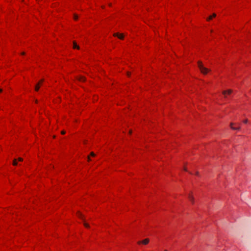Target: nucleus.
<instances>
[{
  "instance_id": "nucleus-11",
  "label": "nucleus",
  "mask_w": 251,
  "mask_h": 251,
  "mask_svg": "<svg viewBox=\"0 0 251 251\" xmlns=\"http://www.w3.org/2000/svg\"><path fill=\"white\" fill-rule=\"evenodd\" d=\"M18 164V163H17V161L16 159H14L13 161V165L14 166H16Z\"/></svg>"
},
{
  "instance_id": "nucleus-5",
  "label": "nucleus",
  "mask_w": 251,
  "mask_h": 251,
  "mask_svg": "<svg viewBox=\"0 0 251 251\" xmlns=\"http://www.w3.org/2000/svg\"><path fill=\"white\" fill-rule=\"evenodd\" d=\"M113 36L118 37L120 39H124V35L123 34H118L117 33H115L113 34Z\"/></svg>"
},
{
  "instance_id": "nucleus-10",
  "label": "nucleus",
  "mask_w": 251,
  "mask_h": 251,
  "mask_svg": "<svg viewBox=\"0 0 251 251\" xmlns=\"http://www.w3.org/2000/svg\"><path fill=\"white\" fill-rule=\"evenodd\" d=\"M78 80L81 81H85V77H84L83 76H81V77H79Z\"/></svg>"
},
{
  "instance_id": "nucleus-25",
  "label": "nucleus",
  "mask_w": 251,
  "mask_h": 251,
  "mask_svg": "<svg viewBox=\"0 0 251 251\" xmlns=\"http://www.w3.org/2000/svg\"><path fill=\"white\" fill-rule=\"evenodd\" d=\"M198 174H199V173H198V172H197L196 173V175H198Z\"/></svg>"
},
{
  "instance_id": "nucleus-1",
  "label": "nucleus",
  "mask_w": 251,
  "mask_h": 251,
  "mask_svg": "<svg viewBox=\"0 0 251 251\" xmlns=\"http://www.w3.org/2000/svg\"><path fill=\"white\" fill-rule=\"evenodd\" d=\"M198 65L201 72L203 75H206L210 70L203 66L201 61H199L198 62Z\"/></svg>"
},
{
  "instance_id": "nucleus-29",
  "label": "nucleus",
  "mask_w": 251,
  "mask_h": 251,
  "mask_svg": "<svg viewBox=\"0 0 251 251\" xmlns=\"http://www.w3.org/2000/svg\"><path fill=\"white\" fill-rule=\"evenodd\" d=\"M109 6H111V3H109Z\"/></svg>"
},
{
  "instance_id": "nucleus-14",
  "label": "nucleus",
  "mask_w": 251,
  "mask_h": 251,
  "mask_svg": "<svg viewBox=\"0 0 251 251\" xmlns=\"http://www.w3.org/2000/svg\"><path fill=\"white\" fill-rule=\"evenodd\" d=\"M74 19H75V20H77V19H78V16H77V15H76L75 14V15H74Z\"/></svg>"
},
{
  "instance_id": "nucleus-9",
  "label": "nucleus",
  "mask_w": 251,
  "mask_h": 251,
  "mask_svg": "<svg viewBox=\"0 0 251 251\" xmlns=\"http://www.w3.org/2000/svg\"><path fill=\"white\" fill-rule=\"evenodd\" d=\"M40 88V85H39V83H38L36 86H35V89L36 91H38L39 90Z\"/></svg>"
},
{
  "instance_id": "nucleus-18",
  "label": "nucleus",
  "mask_w": 251,
  "mask_h": 251,
  "mask_svg": "<svg viewBox=\"0 0 251 251\" xmlns=\"http://www.w3.org/2000/svg\"><path fill=\"white\" fill-rule=\"evenodd\" d=\"M65 133V131L64 130H63L61 131V134H64Z\"/></svg>"
},
{
  "instance_id": "nucleus-12",
  "label": "nucleus",
  "mask_w": 251,
  "mask_h": 251,
  "mask_svg": "<svg viewBox=\"0 0 251 251\" xmlns=\"http://www.w3.org/2000/svg\"><path fill=\"white\" fill-rule=\"evenodd\" d=\"M77 215L80 218H81L83 219V215L81 213H80V212H78L77 213Z\"/></svg>"
},
{
  "instance_id": "nucleus-2",
  "label": "nucleus",
  "mask_w": 251,
  "mask_h": 251,
  "mask_svg": "<svg viewBox=\"0 0 251 251\" xmlns=\"http://www.w3.org/2000/svg\"><path fill=\"white\" fill-rule=\"evenodd\" d=\"M237 124H235V123H231L230 124V128L233 129V130H240L241 129V127L240 126V124H238V126H234L235 125H236Z\"/></svg>"
},
{
  "instance_id": "nucleus-30",
  "label": "nucleus",
  "mask_w": 251,
  "mask_h": 251,
  "mask_svg": "<svg viewBox=\"0 0 251 251\" xmlns=\"http://www.w3.org/2000/svg\"><path fill=\"white\" fill-rule=\"evenodd\" d=\"M164 251H168L167 250H165Z\"/></svg>"
},
{
  "instance_id": "nucleus-15",
  "label": "nucleus",
  "mask_w": 251,
  "mask_h": 251,
  "mask_svg": "<svg viewBox=\"0 0 251 251\" xmlns=\"http://www.w3.org/2000/svg\"><path fill=\"white\" fill-rule=\"evenodd\" d=\"M90 155L92 156H95L96 155L93 152H91L90 153Z\"/></svg>"
},
{
  "instance_id": "nucleus-26",
  "label": "nucleus",
  "mask_w": 251,
  "mask_h": 251,
  "mask_svg": "<svg viewBox=\"0 0 251 251\" xmlns=\"http://www.w3.org/2000/svg\"><path fill=\"white\" fill-rule=\"evenodd\" d=\"M2 91V90L0 89V93H1Z\"/></svg>"
},
{
  "instance_id": "nucleus-8",
  "label": "nucleus",
  "mask_w": 251,
  "mask_h": 251,
  "mask_svg": "<svg viewBox=\"0 0 251 251\" xmlns=\"http://www.w3.org/2000/svg\"><path fill=\"white\" fill-rule=\"evenodd\" d=\"M216 16V14L213 13L211 16H210L209 17L207 18V21H209L211 20L213 18L215 17Z\"/></svg>"
},
{
  "instance_id": "nucleus-17",
  "label": "nucleus",
  "mask_w": 251,
  "mask_h": 251,
  "mask_svg": "<svg viewBox=\"0 0 251 251\" xmlns=\"http://www.w3.org/2000/svg\"><path fill=\"white\" fill-rule=\"evenodd\" d=\"M18 160L19 161H22L23 160V158H21V157H19Z\"/></svg>"
},
{
  "instance_id": "nucleus-20",
  "label": "nucleus",
  "mask_w": 251,
  "mask_h": 251,
  "mask_svg": "<svg viewBox=\"0 0 251 251\" xmlns=\"http://www.w3.org/2000/svg\"><path fill=\"white\" fill-rule=\"evenodd\" d=\"M43 81H44V80H43V79L41 80H40V82H39V84H40V83H41Z\"/></svg>"
},
{
  "instance_id": "nucleus-22",
  "label": "nucleus",
  "mask_w": 251,
  "mask_h": 251,
  "mask_svg": "<svg viewBox=\"0 0 251 251\" xmlns=\"http://www.w3.org/2000/svg\"><path fill=\"white\" fill-rule=\"evenodd\" d=\"M43 81H44V80H43V79L41 80H40V82H39V84H40V83H41Z\"/></svg>"
},
{
  "instance_id": "nucleus-13",
  "label": "nucleus",
  "mask_w": 251,
  "mask_h": 251,
  "mask_svg": "<svg viewBox=\"0 0 251 251\" xmlns=\"http://www.w3.org/2000/svg\"><path fill=\"white\" fill-rule=\"evenodd\" d=\"M84 225L86 227H89V226L88 225V224L86 223H84Z\"/></svg>"
},
{
  "instance_id": "nucleus-6",
  "label": "nucleus",
  "mask_w": 251,
  "mask_h": 251,
  "mask_svg": "<svg viewBox=\"0 0 251 251\" xmlns=\"http://www.w3.org/2000/svg\"><path fill=\"white\" fill-rule=\"evenodd\" d=\"M188 198H189V200L191 201V202L192 203H194V197L191 194L189 195Z\"/></svg>"
},
{
  "instance_id": "nucleus-19",
  "label": "nucleus",
  "mask_w": 251,
  "mask_h": 251,
  "mask_svg": "<svg viewBox=\"0 0 251 251\" xmlns=\"http://www.w3.org/2000/svg\"><path fill=\"white\" fill-rule=\"evenodd\" d=\"M91 160V159L90 158V156H88V161H90Z\"/></svg>"
},
{
  "instance_id": "nucleus-4",
  "label": "nucleus",
  "mask_w": 251,
  "mask_h": 251,
  "mask_svg": "<svg viewBox=\"0 0 251 251\" xmlns=\"http://www.w3.org/2000/svg\"><path fill=\"white\" fill-rule=\"evenodd\" d=\"M149 241H150L149 239L147 238V239L143 240L142 241H139L138 242V244H140L142 243V244H143L144 245H146V244L149 243Z\"/></svg>"
},
{
  "instance_id": "nucleus-28",
  "label": "nucleus",
  "mask_w": 251,
  "mask_h": 251,
  "mask_svg": "<svg viewBox=\"0 0 251 251\" xmlns=\"http://www.w3.org/2000/svg\"><path fill=\"white\" fill-rule=\"evenodd\" d=\"M129 133H130V134H131V130H130V131H129Z\"/></svg>"
},
{
  "instance_id": "nucleus-3",
  "label": "nucleus",
  "mask_w": 251,
  "mask_h": 251,
  "mask_svg": "<svg viewBox=\"0 0 251 251\" xmlns=\"http://www.w3.org/2000/svg\"><path fill=\"white\" fill-rule=\"evenodd\" d=\"M232 92V90L231 89H228L226 91H223L222 92V94L224 95L225 98H227V95H230Z\"/></svg>"
},
{
  "instance_id": "nucleus-16",
  "label": "nucleus",
  "mask_w": 251,
  "mask_h": 251,
  "mask_svg": "<svg viewBox=\"0 0 251 251\" xmlns=\"http://www.w3.org/2000/svg\"><path fill=\"white\" fill-rule=\"evenodd\" d=\"M248 121L247 119H246L243 121V122L245 124H247L248 123Z\"/></svg>"
},
{
  "instance_id": "nucleus-27",
  "label": "nucleus",
  "mask_w": 251,
  "mask_h": 251,
  "mask_svg": "<svg viewBox=\"0 0 251 251\" xmlns=\"http://www.w3.org/2000/svg\"><path fill=\"white\" fill-rule=\"evenodd\" d=\"M184 170H185V171H187V169H186V168H184Z\"/></svg>"
},
{
  "instance_id": "nucleus-24",
  "label": "nucleus",
  "mask_w": 251,
  "mask_h": 251,
  "mask_svg": "<svg viewBox=\"0 0 251 251\" xmlns=\"http://www.w3.org/2000/svg\"><path fill=\"white\" fill-rule=\"evenodd\" d=\"M127 75H128V76H129V75H130V73H129V72H127Z\"/></svg>"
},
{
  "instance_id": "nucleus-23",
  "label": "nucleus",
  "mask_w": 251,
  "mask_h": 251,
  "mask_svg": "<svg viewBox=\"0 0 251 251\" xmlns=\"http://www.w3.org/2000/svg\"><path fill=\"white\" fill-rule=\"evenodd\" d=\"M21 54L22 55H25V52H23L21 53Z\"/></svg>"
},
{
  "instance_id": "nucleus-21",
  "label": "nucleus",
  "mask_w": 251,
  "mask_h": 251,
  "mask_svg": "<svg viewBox=\"0 0 251 251\" xmlns=\"http://www.w3.org/2000/svg\"><path fill=\"white\" fill-rule=\"evenodd\" d=\"M43 81H44V80H43V79L41 80H40V82H39V84H40V83H41Z\"/></svg>"
},
{
  "instance_id": "nucleus-7",
  "label": "nucleus",
  "mask_w": 251,
  "mask_h": 251,
  "mask_svg": "<svg viewBox=\"0 0 251 251\" xmlns=\"http://www.w3.org/2000/svg\"><path fill=\"white\" fill-rule=\"evenodd\" d=\"M73 48L79 50V47L76 44L75 41L73 42Z\"/></svg>"
}]
</instances>
